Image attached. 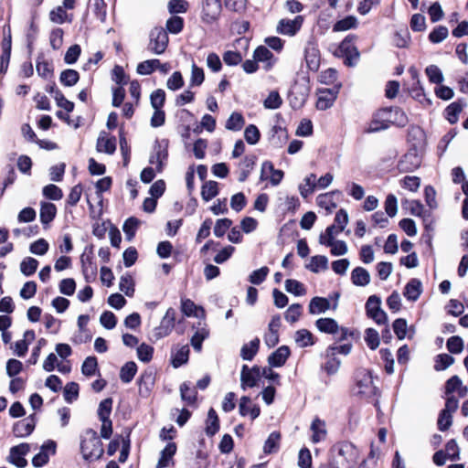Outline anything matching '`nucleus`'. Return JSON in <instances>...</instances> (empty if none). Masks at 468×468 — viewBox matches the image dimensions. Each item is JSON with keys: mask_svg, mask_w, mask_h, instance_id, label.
I'll return each instance as SVG.
<instances>
[{"mask_svg": "<svg viewBox=\"0 0 468 468\" xmlns=\"http://www.w3.org/2000/svg\"><path fill=\"white\" fill-rule=\"evenodd\" d=\"M358 458L355 445L348 441H341L331 449L332 468H353Z\"/></svg>", "mask_w": 468, "mask_h": 468, "instance_id": "1", "label": "nucleus"}, {"mask_svg": "<svg viewBox=\"0 0 468 468\" xmlns=\"http://www.w3.org/2000/svg\"><path fill=\"white\" fill-rule=\"evenodd\" d=\"M80 451L86 461H95L103 454L102 442L97 432L91 429L87 430L81 438Z\"/></svg>", "mask_w": 468, "mask_h": 468, "instance_id": "2", "label": "nucleus"}, {"mask_svg": "<svg viewBox=\"0 0 468 468\" xmlns=\"http://www.w3.org/2000/svg\"><path fill=\"white\" fill-rule=\"evenodd\" d=\"M353 392L356 396L364 399H370L377 396L378 388L369 370L360 368L356 371Z\"/></svg>", "mask_w": 468, "mask_h": 468, "instance_id": "3", "label": "nucleus"}, {"mask_svg": "<svg viewBox=\"0 0 468 468\" xmlns=\"http://www.w3.org/2000/svg\"><path fill=\"white\" fill-rule=\"evenodd\" d=\"M356 36L348 35L339 45L338 55L345 58L344 63L348 67H353L356 64L359 58V52L355 46Z\"/></svg>", "mask_w": 468, "mask_h": 468, "instance_id": "4", "label": "nucleus"}, {"mask_svg": "<svg viewBox=\"0 0 468 468\" xmlns=\"http://www.w3.org/2000/svg\"><path fill=\"white\" fill-rule=\"evenodd\" d=\"M169 42L166 30L161 27H154L149 34L148 50L155 55L163 54Z\"/></svg>", "mask_w": 468, "mask_h": 468, "instance_id": "5", "label": "nucleus"}, {"mask_svg": "<svg viewBox=\"0 0 468 468\" xmlns=\"http://www.w3.org/2000/svg\"><path fill=\"white\" fill-rule=\"evenodd\" d=\"M168 144L167 139L156 140L150 155L149 162L152 165H155V169L158 173L163 171L166 164L168 158Z\"/></svg>", "mask_w": 468, "mask_h": 468, "instance_id": "6", "label": "nucleus"}, {"mask_svg": "<svg viewBox=\"0 0 468 468\" xmlns=\"http://www.w3.org/2000/svg\"><path fill=\"white\" fill-rule=\"evenodd\" d=\"M317 329L323 333L337 335L338 340H345L349 335L348 329L339 327L337 322L333 318H320L315 322Z\"/></svg>", "mask_w": 468, "mask_h": 468, "instance_id": "7", "label": "nucleus"}, {"mask_svg": "<svg viewBox=\"0 0 468 468\" xmlns=\"http://www.w3.org/2000/svg\"><path fill=\"white\" fill-rule=\"evenodd\" d=\"M381 300L377 295L368 297L366 303V311L368 317L378 324H385L388 320L387 314L381 309Z\"/></svg>", "mask_w": 468, "mask_h": 468, "instance_id": "8", "label": "nucleus"}, {"mask_svg": "<svg viewBox=\"0 0 468 468\" xmlns=\"http://www.w3.org/2000/svg\"><path fill=\"white\" fill-rule=\"evenodd\" d=\"M176 312L173 308H168L163 317L160 325L154 329V336L155 339H161L168 335L175 327Z\"/></svg>", "mask_w": 468, "mask_h": 468, "instance_id": "9", "label": "nucleus"}, {"mask_svg": "<svg viewBox=\"0 0 468 468\" xmlns=\"http://www.w3.org/2000/svg\"><path fill=\"white\" fill-rule=\"evenodd\" d=\"M220 0H203L202 19L206 23L215 22L220 16Z\"/></svg>", "mask_w": 468, "mask_h": 468, "instance_id": "10", "label": "nucleus"}, {"mask_svg": "<svg viewBox=\"0 0 468 468\" xmlns=\"http://www.w3.org/2000/svg\"><path fill=\"white\" fill-rule=\"evenodd\" d=\"M30 451V444L20 443L10 449L8 461L18 468H24L27 466V462L25 459V455Z\"/></svg>", "mask_w": 468, "mask_h": 468, "instance_id": "11", "label": "nucleus"}, {"mask_svg": "<svg viewBox=\"0 0 468 468\" xmlns=\"http://www.w3.org/2000/svg\"><path fill=\"white\" fill-rule=\"evenodd\" d=\"M57 444L54 441L48 440L41 446L40 452L32 459L35 467H42L48 463L50 455L56 453Z\"/></svg>", "mask_w": 468, "mask_h": 468, "instance_id": "12", "label": "nucleus"}, {"mask_svg": "<svg viewBox=\"0 0 468 468\" xmlns=\"http://www.w3.org/2000/svg\"><path fill=\"white\" fill-rule=\"evenodd\" d=\"M303 16H297L294 19H281L277 26V32L282 35L294 36L302 27Z\"/></svg>", "mask_w": 468, "mask_h": 468, "instance_id": "13", "label": "nucleus"}, {"mask_svg": "<svg viewBox=\"0 0 468 468\" xmlns=\"http://www.w3.org/2000/svg\"><path fill=\"white\" fill-rule=\"evenodd\" d=\"M260 377V369L257 367L249 368L247 365H244L240 374V387L243 390L247 388H253L257 385Z\"/></svg>", "mask_w": 468, "mask_h": 468, "instance_id": "14", "label": "nucleus"}, {"mask_svg": "<svg viewBox=\"0 0 468 468\" xmlns=\"http://www.w3.org/2000/svg\"><path fill=\"white\" fill-rule=\"evenodd\" d=\"M36 426V418L35 415H30L29 417L16 421L13 426V433L16 437L23 438L30 435Z\"/></svg>", "mask_w": 468, "mask_h": 468, "instance_id": "15", "label": "nucleus"}, {"mask_svg": "<svg viewBox=\"0 0 468 468\" xmlns=\"http://www.w3.org/2000/svg\"><path fill=\"white\" fill-rule=\"evenodd\" d=\"M427 145L426 134L420 127H411V151L416 156L424 153Z\"/></svg>", "mask_w": 468, "mask_h": 468, "instance_id": "16", "label": "nucleus"}, {"mask_svg": "<svg viewBox=\"0 0 468 468\" xmlns=\"http://www.w3.org/2000/svg\"><path fill=\"white\" fill-rule=\"evenodd\" d=\"M283 177V172L282 170L274 169L271 162L265 161L261 165V180L270 179L272 186L280 184Z\"/></svg>", "mask_w": 468, "mask_h": 468, "instance_id": "17", "label": "nucleus"}, {"mask_svg": "<svg viewBox=\"0 0 468 468\" xmlns=\"http://www.w3.org/2000/svg\"><path fill=\"white\" fill-rule=\"evenodd\" d=\"M389 112V111H386L385 109H381L376 112L372 121L366 128V132L371 133L388 129V120L386 118V115H388Z\"/></svg>", "mask_w": 468, "mask_h": 468, "instance_id": "18", "label": "nucleus"}, {"mask_svg": "<svg viewBox=\"0 0 468 468\" xmlns=\"http://www.w3.org/2000/svg\"><path fill=\"white\" fill-rule=\"evenodd\" d=\"M239 411L241 416L249 415L251 420H255L260 416L261 409L257 404L251 402L250 397L243 396L239 399Z\"/></svg>", "mask_w": 468, "mask_h": 468, "instance_id": "19", "label": "nucleus"}, {"mask_svg": "<svg viewBox=\"0 0 468 468\" xmlns=\"http://www.w3.org/2000/svg\"><path fill=\"white\" fill-rule=\"evenodd\" d=\"M304 58L308 69L316 71L320 66V52L317 47L309 43L304 49Z\"/></svg>", "mask_w": 468, "mask_h": 468, "instance_id": "20", "label": "nucleus"}, {"mask_svg": "<svg viewBox=\"0 0 468 468\" xmlns=\"http://www.w3.org/2000/svg\"><path fill=\"white\" fill-rule=\"evenodd\" d=\"M96 148L99 152L112 154L116 150V138L101 132L98 137Z\"/></svg>", "mask_w": 468, "mask_h": 468, "instance_id": "21", "label": "nucleus"}, {"mask_svg": "<svg viewBox=\"0 0 468 468\" xmlns=\"http://www.w3.org/2000/svg\"><path fill=\"white\" fill-rule=\"evenodd\" d=\"M464 106H465V101H464V100H462V99L452 102L444 110L445 119L451 124L456 123L459 120V114L462 112Z\"/></svg>", "mask_w": 468, "mask_h": 468, "instance_id": "22", "label": "nucleus"}, {"mask_svg": "<svg viewBox=\"0 0 468 468\" xmlns=\"http://www.w3.org/2000/svg\"><path fill=\"white\" fill-rule=\"evenodd\" d=\"M310 430L312 431L311 440L314 443H318L325 440L327 431L324 420L315 418L311 424Z\"/></svg>", "mask_w": 468, "mask_h": 468, "instance_id": "23", "label": "nucleus"}, {"mask_svg": "<svg viewBox=\"0 0 468 468\" xmlns=\"http://www.w3.org/2000/svg\"><path fill=\"white\" fill-rule=\"evenodd\" d=\"M385 110L390 112L386 115V118L388 120V127L390 124L404 127L408 123V116L399 108H385Z\"/></svg>", "mask_w": 468, "mask_h": 468, "instance_id": "24", "label": "nucleus"}, {"mask_svg": "<svg viewBox=\"0 0 468 468\" xmlns=\"http://www.w3.org/2000/svg\"><path fill=\"white\" fill-rule=\"evenodd\" d=\"M289 356V347L287 346H282L269 356L268 362L272 367H282L285 364Z\"/></svg>", "mask_w": 468, "mask_h": 468, "instance_id": "25", "label": "nucleus"}, {"mask_svg": "<svg viewBox=\"0 0 468 468\" xmlns=\"http://www.w3.org/2000/svg\"><path fill=\"white\" fill-rule=\"evenodd\" d=\"M181 311L186 316H195L197 318H204L205 311L202 307L195 304L193 301L190 299H182L181 300Z\"/></svg>", "mask_w": 468, "mask_h": 468, "instance_id": "26", "label": "nucleus"}, {"mask_svg": "<svg viewBox=\"0 0 468 468\" xmlns=\"http://www.w3.org/2000/svg\"><path fill=\"white\" fill-rule=\"evenodd\" d=\"M176 452V445L174 442L168 443L161 452V456L156 464V468H166L173 463V457Z\"/></svg>", "mask_w": 468, "mask_h": 468, "instance_id": "27", "label": "nucleus"}, {"mask_svg": "<svg viewBox=\"0 0 468 468\" xmlns=\"http://www.w3.org/2000/svg\"><path fill=\"white\" fill-rule=\"evenodd\" d=\"M253 58L256 61L265 62L264 68L266 70L273 66V54L264 46H260L255 49Z\"/></svg>", "mask_w": 468, "mask_h": 468, "instance_id": "28", "label": "nucleus"}, {"mask_svg": "<svg viewBox=\"0 0 468 468\" xmlns=\"http://www.w3.org/2000/svg\"><path fill=\"white\" fill-rule=\"evenodd\" d=\"M351 281L356 286H366L370 282V274L366 269L356 267L351 272Z\"/></svg>", "mask_w": 468, "mask_h": 468, "instance_id": "29", "label": "nucleus"}, {"mask_svg": "<svg viewBox=\"0 0 468 468\" xmlns=\"http://www.w3.org/2000/svg\"><path fill=\"white\" fill-rule=\"evenodd\" d=\"M330 309V302L326 298L314 297L309 303V312L312 314L325 313Z\"/></svg>", "mask_w": 468, "mask_h": 468, "instance_id": "30", "label": "nucleus"}, {"mask_svg": "<svg viewBox=\"0 0 468 468\" xmlns=\"http://www.w3.org/2000/svg\"><path fill=\"white\" fill-rule=\"evenodd\" d=\"M35 338V333L32 330H27L24 333V339L17 341L15 344V354L17 356L23 357L26 356L28 349V341Z\"/></svg>", "mask_w": 468, "mask_h": 468, "instance_id": "31", "label": "nucleus"}, {"mask_svg": "<svg viewBox=\"0 0 468 468\" xmlns=\"http://www.w3.org/2000/svg\"><path fill=\"white\" fill-rule=\"evenodd\" d=\"M57 213L56 206L49 202L41 203L40 221L44 225L49 224L55 218Z\"/></svg>", "mask_w": 468, "mask_h": 468, "instance_id": "32", "label": "nucleus"}, {"mask_svg": "<svg viewBox=\"0 0 468 468\" xmlns=\"http://www.w3.org/2000/svg\"><path fill=\"white\" fill-rule=\"evenodd\" d=\"M219 430V420L214 409H210L206 421V434L209 437L214 436Z\"/></svg>", "mask_w": 468, "mask_h": 468, "instance_id": "33", "label": "nucleus"}, {"mask_svg": "<svg viewBox=\"0 0 468 468\" xmlns=\"http://www.w3.org/2000/svg\"><path fill=\"white\" fill-rule=\"evenodd\" d=\"M294 341L299 347H307L313 346L314 336L313 334L307 329H300L295 332Z\"/></svg>", "mask_w": 468, "mask_h": 468, "instance_id": "34", "label": "nucleus"}, {"mask_svg": "<svg viewBox=\"0 0 468 468\" xmlns=\"http://www.w3.org/2000/svg\"><path fill=\"white\" fill-rule=\"evenodd\" d=\"M357 19L354 16H346L343 19L338 20L334 26H333V31L335 32H340V31H346L349 29L356 28L357 27Z\"/></svg>", "mask_w": 468, "mask_h": 468, "instance_id": "35", "label": "nucleus"}, {"mask_svg": "<svg viewBox=\"0 0 468 468\" xmlns=\"http://www.w3.org/2000/svg\"><path fill=\"white\" fill-rule=\"evenodd\" d=\"M260 346V339L255 338L250 343L245 344L240 350V356L244 360H251L257 354Z\"/></svg>", "mask_w": 468, "mask_h": 468, "instance_id": "36", "label": "nucleus"}, {"mask_svg": "<svg viewBox=\"0 0 468 468\" xmlns=\"http://www.w3.org/2000/svg\"><path fill=\"white\" fill-rule=\"evenodd\" d=\"M137 372V366L130 361L124 364L120 371V378L123 383H130Z\"/></svg>", "mask_w": 468, "mask_h": 468, "instance_id": "37", "label": "nucleus"}, {"mask_svg": "<svg viewBox=\"0 0 468 468\" xmlns=\"http://www.w3.org/2000/svg\"><path fill=\"white\" fill-rule=\"evenodd\" d=\"M316 187V176L314 174H310L304 178V184L300 185L299 191L303 197H307L315 190Z\"/></svg>", "mask_w": 468, "mask_h": 468, "instance_id": "38", "label": "nucleus"}, {"mask_svg": "<svg viewBox=\"0 0 468 468\" xmlns=\"http://www.w3.org/2000/svg\"><path fill=\"white\" fill-rule=\"evenodd\" d=\"M335 99V95L332 91H322L317 100L316 108L321 111L327 110L333 106Z\"/></svg>", "mask_w": 468, "mask_h": 468, "instance_id": "39", "label": "nucleus"}, {"mask_svg": "<svg viewBox=\"0 0 468 468\" xmlns=\"http://www.w3.org/2000/svg\"><path fill=\"white\" fill-rule=\"evenodd\" d=\"M80 79L79 72L75 69H68L60 73V82L67 87L74 86Z\"/></svg>", "mask_w": 468, "mask_h": 468, "instance_id": "40", "label": "nucleus"}, {"mask_svg": "<svg viewBox=\"0 0 468 468\" xmlns=\"http://www.w3.org/2000/svg\"><path fill=\"white\" fill-rule=\"evenodd\" d=\"M313 272H319L321 270H326L328 260L325 256L316 255L311 258L310 263L306 266Z\"/></svg>", "mask_w": 468, "mask_h": 468, "instance_id": "41", "label": "nucleus"}, {"mask_svg": "<svg viewBox=\"0 0 468 468\" xmlns=\"http://www.w3.org/2000/svg\"><path fill=\"white\" fill-rule=\"evenodd\" d=\"M216 181H207L202 186L201 197L205 201H209L218 194V186Z\"/></svg>", "mask_w": 468, "mask_h": 468, "instance_id": "42", "label": "nucleus"}, {"mask_svg": "<svg viewBox=\"0 0 468 468\" xmlns=\"http://www.w3.org/2000/svg\"><path fill=\"white\" fill-rule=\"evenodd\" d=\"M208 335L209 332L205 326L197 328L191 338V345L196 351L199 352L201 350L202 343L208 336Z\"/></svg>", "mask_w": 468, "mask_h": 468, "instance_id": "43", "label": "nucleus"}, {"mask_svg": "<svg viewBox=\"0 0 468 468\" xmlns=\"http://www.w3.org/2000/svg\"><path fill=\"white\" fill-rule=\"evenodd\" d=\"M245 123L244 118L239 112H232L226 122V129L229 131H239Z\"/></svg>", "mask_w": 468, "mask_h": 468, "instance_id": "44", "label": "nucleus"}, {"mask_svg": "<svg viewBox=\"0 0 468 468\" xmlns=\"http://www.w3.org/2000/svg\"><path fill=\"white\" fill-rule=\"evenodd\" d=\"M281 434L278 431L271 432L266 440L263 447L265 453H271L279 449Z\"/></svg>", "mask_w": 468, "mask_h": 468, "instance_id": "45", "label": "nucleus"}, {"mask_svg": "<svg viewBox=\"0 0 468 468\" xmlns=\"http://www.w3.org/2000/svg\"><path fill=\"white\" fill-rule=\"evenodd\" d=\"M38 261L31 257L25 258L20 263V271L25 276H31L35 273Z\"/></svg>", "mask_w": 468, "mask_h": 468, "instance_id": "46", "label": "nucleus"}, {"mask_svg": "<svg viewBox=\"0 0 468 468\" xmlns=\"http://www.w3.org/2000/svg\"><path fill=\"white\" fill-rule=\"evenodd\" d=\"M166 30L171 34H178L183 30L184 19L177 16H171L165 24Z\"/></svg>", "mask_w": 468, "mask_h": 468, "instance_id": "47", "label": "nucleus"}, {"mask_svg": "<svg viewBox=\"0 0 468 468\" xmlns=\"http://www.w3.org/2000/svg\"><path fill=\"white\" fill-rule=\"evenodd\" d=\"M317 205L324 208L328 213L336 207V204L333 201L332 193L321 194L316 198Z\"/></svg>", "mask_w": 468, "mask_h": 468, "instance_id": "48", "label": "nucleus"}, {"mask_svg": "<svg viewBox=\"0 0 468 468\" xmlns=\"http://www.w3.org/2000/svg\"><path fill=\"white\" fill-rule=\"evenodd\" d=\"M454 363V358L448 354H440L435 358L434 369L441 371L448 368Z\"/></svg>", "mask_w": 468, "mask_h": 468, "instance_id": "49", "label": "nucleus"}, {"mask_svg": "<svg viewBox=\"0 0 468 468\" xmlns=\"http://www.w3.org/2000/svg\"><path fill=\"white\" fill-rule=\"evenodd\" d=\"M112 409V399L111 398L101 400L98 408V416L100 420H110Z\"/></svg>", "mask_w": 468, "mask_h": 468, "instance_id": "50", "label": "nucleus"}, {"mask_svg": "<svg viewBox=\"0 0 468 468\" xmlns=\"http://www.w3.org/2000/svg\"><path fill=\"white\" fill-rule=\"evenodd\" d=\"M448 28L444 26L436 27L429 35V40L431 43H441L448 37Z\"/></svg>", "mask_w": 468, "mask_h": 468, "instance_id": "51", "label": "nucleus"}, {"mask_svg": "<svg viewBox=\"0 0 468 468\" xmlns=\"http://www.w3.org/2000/svg\"><path fill=\"white\" fill-rule=\"evenodd\" d=\"M425 71L431 83L441 84L444 80L441 70L436 65L428 66Z\"/></svg>", "mask_w": 468, "mask_h": 468, "instance_id": "52", "label": "nucleus"}, {"mask_svg": "<svg viewBox=\"0 0 468 468\" xmlns=\"http://www.w3.org/2000/svg\"><path fill=\"white\" fill-rule=\"evenodd\" d=\"M119 288L127 296H132L134 292L133 277L129 274L122 275L120 279Z\"/></svg>", "mask_w": 468, "mask_h": 468, "instance_id": "53", "label": "nucleus"}, {"mask_svg": "<svg viewBox=\"0 0 468 468\" xmlns=\"http://www.w3.org/2000/svg\"><path fill=\"white\" fill-rule=\"evenodd\" d=\"M181 398L188 405L195 403L197 399V391L195 388H190L187 383H183L180 386Z\"/></svg>", "mask_w": 468, "mask_h": 468, "instance_id": "54", "label": "nucleus"}, {"mask_svg": "<svg viewBox=\"0 0 468 468\" xmlns=\"http://www.w3.org/2000/svg\"><path fill=\"white\" fill-rule=\"evenodd\" d=\"M285 289L288 292L296 296L305 294V289L303 283L296 280L288 279L285 281Z\"/></svg>", "mask_w": 468, "mask_h": 468, "instance_id": "55", "label": "nucleus"}, {"mask_svg": "<svg viewBox=\"0 0 468 468\" xmlns=\"http://www.w3.org/2000/svg\"><path fill=\"white\" fill-rule=\"evenodd\" d=\"M270 270L268 267H261L256 271H253L249 276V282L252 284L259 285L264 282L268 276Z\"/></svg>", "mask_w": 468, "mask_h": 468, "instance_id": "56", "label": "nucleus"}, {"mask_svg": "<svg viewBox=\"0 0 468 468\" xmlns=\"http://www.w3.org/2000/svg\"><path fill=\"white\" fill-rule=\"evenodd\" d=\"M189 356V347L187 346H183L176 353L173 357L172 364L174 367H179L187 362Z\"/></svg>", "mask_w": 468, "mask_h": 468, "instance_id": "57", "label": "nucleus"}, {"mask_svg": "<svg viewBox=\"0 0 468 468\" xmlns=\"http://www.w3.org/2000/svg\"><path fill=\"white\" fill-rule=\"evenodd\" d=\"M452 424V414L444 410H441L437 421L438 429L441 431H447Z\"/></svg>", "mask_w": 468, "mask_h": 468, "instance_id": "58", "label": "nucleus"}, {"mask_svg": "<svg viewBox=\"0 0 468 468\" xmlns=\"http://www.w3.org/2000/svg\"><path fill=\"white\" fill-rule=\"evenodd\" d=\"M204 79L205 74L203 69L197 67L195 63H193L191 67V86H200L203 83Z\"/></svg>", "mask_w": 468, "mask_h": 468, "instance_id": "59", "label": "nucleus"}, {"mask_svg": "<svg viewBox=\"0 0 468 468\" xmlns=\"http://www.w3.org/2000/svg\"><path fill=\"white\" fill-rule=\"evenodd\" d=\"M260 131L255 125L250 124L246 127L244 137L248 144H256L260 140Z\"/></svg>", "mask_w": 468, "mask_h": 468, "instance_id": "60", "label": "nucleus"}, {"mask_svg": "<svg viewBox=\"0 0 468 468\" xmlns=\"http://www.w3.org/2000/svg\"><path fill=\"white\" fill-rule=\"evenodd\" d=\"M43 195L52 200H59L62 198V190L56 185L50 184L43 188Z\"/></svg>", "mask_w": 468, "mask_h": 468, "instance_id": "61", "label": "nucleus"}, {"mask_svg": "<svg viewBox=\"0 0 468 468\" xmlns=\"http://www.w3.org/2000/svg\"><path fill=\"white\" fill-rule=\"evenodd\" d=\"M151 105L154 110L162 109L165 101V92L158 89L150 96Z\"/></svg>", "mask_w": 468, "mask_h": 468, "instance_id": "62", "label": "nucleus"}, {"mask_svg": "<svg viewBox=\"0 0 468 468\" xmlns=\"http://www.w3.org/2000/svg\"><path fill=\"white\" fill-rule=\"evenodd\" d=\"M154 354V348L146 344H142L137 347V356L142 362H149Z\"/></svg>", "mask_w": 468, "mask_h": 468, "instance_id": "63", "label": "nucleus"}, {"mask_svg": "<svg viewBox=\"0 0 468 468\" xmlns=\"http://www.w3.org/2000/svg\"><path fill=\"white\" fill-rule=\"evenodd\" d=\"M282 98L277 91H271L268 97L264 101V107L266 109L275 110L282 105Z\"/></svg>", "mask_w": 468, "mask_h": 468, "instance_id": "64", "label": "nucleus"}]
</instances>
